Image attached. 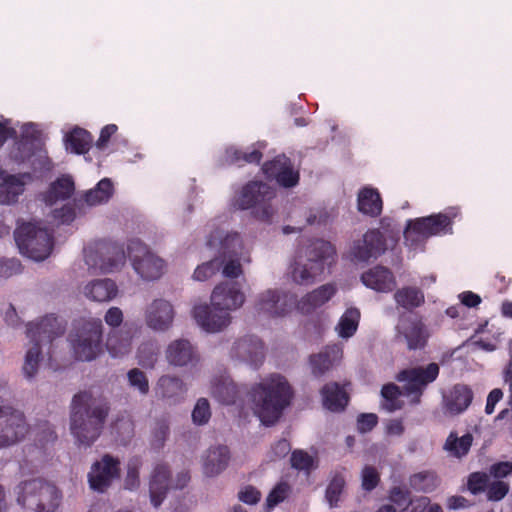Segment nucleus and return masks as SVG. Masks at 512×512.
Instances as JSON below:
<instances>
[{"label":"nucleus","instance_id":"nucleus-22","mask_svg":"<svg viewBox=\"0 0 512 512\" xmlns=\"http://www.w3.org/2000/svg\"><path fill=\"white\" fill-rule=\"evenodd\" d=\"M399 333L407 341L409 350L423 348L427 343L425 326L420 319L412 316H402L398 325Z\"/></svg>","mask_w":512,"mask_h":512},{"label":"nucleus","instance_id":"nucleus-50","mask_svg":"<svg viewBox=\"0 0 512 512\" xmlns=\"http://www.w3.org/2000/svg\"><path fill=\"white\" fill-rule=\"evenodd\" d=\"M137 362L146 369H151L157 362V352L152 343H143L137 350Z\"/></svg>","mask_w":512,"mask_h":512},{"label":"nucleus","instance_id":"nucleus-25","mask_svg":"<svg viewBox=\"0 0 512 512\" xmlns=\"http://www.w3.org/2000/svg\"><path fill=\"white\" fill-rule=\"evenodd\" d=\"M26 179H31V174L28 172L5 176L0 182V204L17 202L18 197L25 190Z\"/></svg>","mask_w":512,"mask_h":512},{"label":"nucleus","instance_id":"nucleus-43","mask_svg":"<svg viewBox=\"0 0 512 512\" xmlns=\"http://www.w3.org/2000/svg\"><path fill=\"white\" fill-rule=\"evenodd\" d=\"M237 394L236 386L232 382L219 381L212 386V395L225 405L234 404Z\"/></svg>","mask_w":512,"mask_h":512},{"label":"nucleus","instance_id":"nucleus-10","mask_svg":"<svg viewBox=\"0 0 512 512\" xmlns=\"http://www.w3.org/2000/svg\"><path fill=\"white\" fill-rule=\"evenodd\" d=\"M275 197V191L268 184L260 181H251L243 186L236 206L241 210L253 209L255 218L269 222L273 216L271 200Z\"/></svg>","mask_w":512,"mask_h":512},{"label":"nucleus","instance_id":"nucleus-44","mask_svg":"<svg viewBox=\"0 0 512 512\" xmlns=\"http://www.w3.org/2000/svg\"><path fill=\"white\" fill-rule=\"evenodd\" d=\"M381 395L384 399L383 407L387 411L394 412L402 408V402L399 399L401 392L394 383L385 384L381 389Z\"/></svg>","mask_w":512,"mask_h":512},{"label":"nucleus","instance_id":"nucleus-15","mask_svg":"<svg viewBox=\"0 0 512 512\" xmlns=\"http://www.w3.org/2000/svg\"><path fill=\"white\" fill-rule=\"evenodd\" d=\"M29 492H39V498H28V509L34 512H54L61 501L60 490L52 483L41 479H32Z\"/></svg>","mask_w":512,"mask_h":512},{"label":"nucleus","instance_id":"nucleus-11","mask_svg":"<svg viewBox=\"0 0 512 512\" xmlns=\"http://www.w3.org/2000/svg\"><path fill=\"white\" fill-rule=\"evenodd\" d=\"M455 216V212L438 213L409 220L404 231V237L407 241H418L420 238L452 233V223Z\"/></svg>","mask_w":512,"mask_h":512},{"label":"nucleus","instance_id":"nucleus-23","mask_svg":"<svg viewBox=\"0 0 512 512\" xmlns=\"http://www.w3.org/2000/svg\"><path fill=\"white\" fill-rule=\"evenodd\" d=\"M362 283L377 292H391L396 286L395 277L387 267L376 265L361 275Z\"/></svg>","mask_w":512,"mask_h":512},{"label":"nucleus","instance_id":"nucleus-17","mask_svg":"<svg viewBox=\"0 0 512 512\" xmlns=\"http://www.w3.org/2000/svg\"><path fill=\"white\" fill-rule=\"evenodd\" d=\"M144 316L150 329L164 332L172 326L175 312L169 301L155 299L146 307Z\"/></svg>","mask_w":512,"mask_h":512},{"label":"nucleus","instance_id":"nucleus-14","mask_svg":"<svg viewBox=\"0 0 512 512\" xmlns=\"http://www.w3.org/2000/svg\"><path fill=\"white\" fill-rule=\"evenodd\" d=\"M28 425L22 412L11 407H0V448L11 446L22 440Z\"/></svg>","mask_w":512,"mask_h":512},{"label":"nucleus","instance_id":"nucleus-3","mask_svg":"<svg viewBox=\"0 0 512 512\" xmlns=\"http://www.w3.org/2000/svg\"><path fill=\"white\" fill-rule=\"evenodd\" d=\"M245 302V294L236 282H221L212 291L211 306L196 305L193 317L207 332H218L231 322L230 311L239 309Z\"/></svg>","mask_w":512,"mask_h":512},{"label":"nucleus","instance_id":"nucleus-58","mask_svg":"<svg viewBox=\"0 0 512 512\" xmlns=\"http://www.w3.org/2000/svg\"><path fill=\"white\" fill-rule=\"evenodd\" d=\"M276 182L286 188L294 187L299 182V173L293 169L292 163L284 167L283 171L275 179Z\"/></svg>","mask_w":512,"mask_h":512},{"label":"nucleus","instance_id":"nucleus-49","mask_svg":"<svg viewBox=\"0 0 512 512\" xmlns=\"http://www.w3.org/2000/svg\"><path fill=\"white\" fill-rule=\"evenodd\" d=\"M291 163V160L285 155H278L274 159L266 161L262 166V171L266 178L275 180L284 167Z\"/></svg>","mask_w":512,"mask_h":512},{"label":"nucleus","instance_id":"nucleus-63","mask_svg":"<svg viewBox=\"0 0 512 512\" xmlns=\"http://www.w3.org/2000/svg\"><path fill=\"white\" fill-rule=\"evenodd\" d=\"M238 497L240 501L249 505H254L259 502L261 493L255 487L247 485L239 492Z\"/></svg>","mask_w":512,"mask_h":512},{"label":"nucleus","instance_id":"nucleus-2","mask_svg":"<svg viewBox=\"0 0 512 512\" xmlns=\"http://www.w3.org/2000/svg\"><path fill=\"white\" fill-rule=\"evenodd\" d=\"M110 412L105 399H97L87 391L74 395L71 402L70 429L79 445L91 446L101 435Z\"/></svg>","mask_w":512,"mask_h":512},{"label":"nucleus","instance_id":"nucleus-1","mask_svg":"<svg viewBox=\"0 0 512 512\" xmlns=\"http://www.w3.org/2000/svg\"><path fill=\"white\" fill-rule=\"evenodd\" d=\"M127 256L135 272L144 280H156L164 273V260L139 239L128 242L127 255L122 245L106 239L97 241L93 248L85 250L86 263L102 273L118 271L125 264Z\"/></svg>","mask_w":512,"mask_h":512},{"label":"nucleus","instance_id":"nucleus-34","mask_svg":"<svg viewBox=\"0 0 512 512\" xmlns=\"http://www.w3.org/2000/svg\"><path fill=\"white\" fill-rule=\"evenodd\" d=\"M75 191V184L71 176L62 175L58 177L49 186L48 191L44 196L47 204L52 205L59 200H66L70 198Z\"/></svg>","mask_w":512,"mask_h":512},{"label":"nucleus","instance_id":"nucleus-39","mask_svg":"<svg viewBox=\"0 0 512 512\" xmlns=\"http://www.w3.org/2000/svg\"><path fill=\"white\" fill-rule=\"evenodd\" d=\"M185 392V385L183 381L170 375L161 376L156 384V393L162 398H177Z\"/></svg>","mask_w":512,"mask_h":512},{"label":"nucleus","instance_id":"nucleus-53","mask_svg":"<svg viewBox=\"0 0 512 512\" xmlns=\"http://www.w3.org/2000/svg\"><path fill=\"white\" fill-rule=\"evenodd\" d=\"M380 483V474L373 466L366 465L361 472V486L364 491L371 492Z\"/></svg>","mask_w":512,"mask_h":512},{"label":"nucleus","instance_id":"nucleus-54","mask_svg":"<svg viewBox=\"0 0 512 512\" xmlns=\"http://www.w3.org/2000/svg\"><path fill=\"white\" fill-rule=\"evenodd\" d=\"M290 492V486L287 482H279L268 494L266 505L269 509L283 502Z\"/></svg>","mask_w":512,"mask_h":512},{"label":"nucleus","instance_id":"nucleus-55","mask_svg":"<svg viewBox=\"0 0 512 512\" xmlns=\"http://www.w3.org/2000/svg\"><path fill=\"white\" fill-rule=\"evenodd\" d=\"M291 466L299 471L309 472L313 468L314 460L303 450H294L290 458Z\"/></svg>","mask_w":512,"mask_h":512},{"label":"nucleus","instance_id":"nucleus-21","mask_svg":"<svg viewBox=\"0 0 512 512\" xmlns=\"http://www.w3.org/2000/svg\"><path fill=\"white\" fill-rule=\"evenodd\" d=\"M171 482V471L167 464H157L150 477L149 493L151 503L154 507H159L166 498Z\"/></svg>","mask_w":512,"mask_h":512},{"label":"nucleus","instance_id":"nucleus-52","mask_svg":"<svg viewBox=\"0 0 512 512\" xmlns=\"http://www.w3.org/2000/svg\"><path fill=\"white\" fill-rule=\"evenodd\" d=\"M220 261H223L221 266L222 275L226 278L234 279L238 278L243 273L242 265L240 263V257L232 256H218Z\"/></svg>","mask_w":512,"mask_h":512},{"label":"nucleus","instance_id":"nucleus-24","mask_svg":"<svg viewBox=\"0 0 512 512\" xmlns=\"http://www.w3.org/2000/svg\"><path fill=\"white\" fill-rule=\"evenodd\" d=\"M167 361L174 366H187L198 361V354L186 339L171 342L166 349Z\"/></svg>","mask_w":512,"mask_h":512},{"label":"nucleus","instance_id":"nucleus-59","mask_svg":"<svg viewBox=\"0 0 512 512\" xmlns=\"http://www.w3.org/2000/svg\"><path fill=\"white\" fill-rule=\"evenodd\" d=\"M509 492V485L504 481H494L488 485L487 498L490 501H500Z\"/></svg>","mask_w":512,"mask_h":512},{"label":"nucleus","instance_id":"nucleus-42","mask_svg":"<svg viewBox=\"0 0 512 512\" xmlns=\"http://www.w3.org/2000/svg\"><path fill=\"white\" fill-rule=\"evenodd\" d=\"M360 320V311L357 308H348L337 324L336 330L341 338H350L357 331Z\"/></svg>","mask_w":512,"mask_h":512},{"label":"nucleus","instance_id":"nucleus-48","mask_svg":"<svg viewBox=\"0 0 512 512\" xmlns=\"http://www.w3.org/2000/svg\"><path fill=\"white\" fill-rule=\"evenodd\" d=\"M127 381L128 385L137 390L140 395L145 396L149 393V380L142 370L138 368L130 369L127 372Z\"/></svg>","mask_w":512,"mask_h":512},{"label":"nucleus","instance_id":"nucleus-6","mask_svg":"<svg viewBox=\"0 0 512 512\" xmlns=\"http://www.w3.org/2000/svg\"><path fill=\"white\" fill-rule=\"evenodd\" d=\"M103 324L99 318L75 320L69 340L74 356L80 361H92L102 350Z\"/></svg>","mask_w":512,"mask_h":512},{"label":"nucleus","instance_id":"nucleus-29","mask_svg":"<svg viewBox=\"0 0 512 512\" xmlns=\"http://www.w3.org/2000/svg\"><path fill=\"white\" fill-rule=\"evenodd\" d=\"M473 400L471 388L465 384H456L445 398L446 410L452 415L464 412Z\"/></svg>","mask_w":512,"mask_h":512},{"label":"nucleus","instance_id":"nucleus-51","mask_svg":"<svg viewBox=\"0 0 512 512\" xmlns=\"http://www.w3.org/2000/svg\"><path fill=\"white\" fill-rule=\"evenodd\" d=\"M489 476L485 472H472L467 479V489L473 495H478L487 490Z\"/></svg>","mask_w":512,"mask_h":512},{"label":"nucleus","instance_id":"nucleus-20","mask_svg":"<svg viewBox=\"0 0 512 512\" xmlns=\"http://www.w3.org/2000/svg\"><path fill=\"white\" fill-rule=\"evenodd\" d=\"M231 354L257 367L264 360V345L256 336H245L234 343Z\"/></svg>","mask_w":512,"mask_h":512},{"label":"nucleus","instance_id":"nucleus-4","mask_svg":"<svg viewBox=\"0 0 512 512\" xmlns=\"http://www.w3.org/2000/svg\"><path fill=\"white\" fill-rule=\"evenodd\" d=\"M293 390L285 377L272 374L255 384L249 398L253 404L255 414L260 421L270 426L275 424L290 405Z\"/></svg>","mask_w":512,"mask_h":512},{"label":"nucleus","instance_id":"nucleus-27","mask_svg":"<svg viewBox=\"0 0 512 512\" xmlns=\"http://www.w3.org/2000/svg\"><path fill=\"white\" fill-rule=\"evenodd\" d=\"M230 461V451L225 445L211 447L203 461V472L208 477H213L226 469Z\"/></svg>","mask_w":512,"mask_h":512},{"label":"nucleus","instance_id":"nucleus-41","mask_svg":"<svg viewBox=\"0 0 512 512\" xmlns=\"http://www.w3.org/2000/svg\"><path fill=\"white\" fill-rule=\"evenodd\" d=\"M113 193V184L110 179L104 178L98 182L94 189L87 191L84 200L89 206H96L107 202Z\"/></svg>","mask_w":512,"mask_h":512},{"label":"nucleus","instance_id":"nucleus-8","mask_svg":"<svg viewBox=\"0 0 512 512\" xmlns=\"http://www.w3.org/2000/svg\"><path fill=\"white\" fill-rule=\"evenodd\" d=\"M41 133L33 123L23 125L21 137L15 142L11 159L18 163H29L33 171L49 170L51 161L47 152L40 146Z\"/></svg>","mask_w":512,"mask_h":512},{"label":"nucleus","instance_id":"nucleus-45","mask_svg":"<svg viewBox=\"0 0 512 512\" xmlns=\"http://www.w3.org/2000/svg\"><path fill=\"white\" fill-rule=\"evenodd\" d=\"M345 484V478L340 473H336L330 480L326 488L325 498L331 507L338 505L341 494L345 488Z\"/></svg>","mask_w":512,"mask_h":512},{"label":"nucleus","instance_id":"nucleus-5","mask_svg":"<svg viewBox=\"0 0 512 512\" xmlns=\"http://www.w3.org/2000/svg\"><path fill=\"white\" fill-rule=\"evenodd\" d=\"M64 332L65 326L54 315H47L40 322H31L27 325L26 335L33 343L26 352L22 367L23 374L27 379L34 378L38 372L42 344L51 343L55 338L62 336Z\"/></svg>","mask_w":512,"mask_h":512},{"label":"nucleus","instance_id":"nucleus-28","mask_svg":"<svg viewBox=\"0 0 512 512\" xmlns=\"http://www.w3.org/2000/svg\"><path fill=\"white\" fill-rule=\"evenodd\" d=\"M323 406L332 411L340 412L345 409L349 402V395L337 382L325 384L321 389Z\"/></svg>","mask_w":512,"mask_h":512},{"label":"nucleus","instance_id":"nucleus-12","mask_svg":"<svg viewBox=\"0 0 512 512\" xmlns=\"http://www.w3.org/2000/svg\"><path fill=\"white\" fill-rule=\"evenodd\" d=\"M120 465V460L110 454H104L95 461L87 474L90 489L98 493H105L113 482L120 478Z\"/></svg>","mask_w":512,"mask_h":512},{"label":"nucleus","instance_id":"nucleus-60","mask_svg":"<svg viewBox=\"0 0 512 512\" xmlns=\"http://www.w3.org/2000/svg\"><path fill=\"white\" fill-rule=\"evenodd\" d=\"M22 272V264L15 258L0 259V277L9 278Z\"/></svg>","mask_w":512,"mask_h":512},{"label":"nucleus","instance_id":"nucleus-35","mask_svg":"<svg viewBox=\"0 0 512 512\" xmlns=\"http://www.w3.org/2000/svg\"><path fill=\"white\" fill-rule=\"evenodd\" d=\"M338 354L339 349L327 347L323 351L311 355L309 364L313 376L320 378L330 371L338 358Z\"/></svg>","mask_w":512,"mask_h":512},{"label":"nucleus","instance_id":"nucleus-36","mask_svg":"<svg viewBox=\"0 0 512 512\" xmlns=\"http://www.w3.org/2000/svg\"><path fill=\"white\" fill-rule=\"evenodd\" d=\"M92 142L91 133L79 127L72 129L65 137L66 149L78 155L86 154L90 150Z\"/></svg>","mask_w":512,"mask_h":512},{"label":"nucleus","instance_id":"nucleus-26","mask_svg":"<svg viewBox=\"0 0 512 512\" xmlns=\"http://www.w3.org/2000/svg\"><path fill=\"white\" fill-rule=\"evenodd\" d=\"M335 293L336 287L333 284H324L302 297L297 304V309L302 314H310L328 302Z\"/></svg>","mask_w":512,"mask_h":512},{"label":"nucleus","instance_id":"nucleus-47","mask_svg":"<svg viewBox=\"0 0 512 512\" xmlns=\"http://www.w3.org/2000/svg\"><path fill=\"white\" fill-rule=\"evenodd\" d=\"M222 264L223 261H220V257L216 256L210 261L198 265L194 271L193 278L197 281H206L221 270Z\"/></svg>","mask_w":512,"mask_h":512},{"label":"nucleus","instance_id":"nucleus-16","mask_svg":"<svg viewBox=\"0 0 512 512\" xmlns=\"http://www.w3.org/2000/svg\"><path fill=\"white\" fill-rule=\"evenodd\" d=\"M387 250V241L380 229L367 230L362 240H357L351 248L352 256L360 262L377 259Z\"/></svg>","mask_w":512,"mask_h":512},{"label":"nucleus","instance_id":"nucleus-62","mask_svg":"<svg viewBox=\"0 0 512 512\" xmlns=\"http://www.w3.org/2000/svg\"><path fill=\"white\" fill-rule=\"evenodd\" d=\"M123 312L119 307H111L104 315V320L108 326L114 329H120L123 322Z\"/></svg>","mask_w":512,"mask_h":512},{"label":"nucleus","instance_id":"nucleus-19","mask_svg":"<svg viewBox=\"0 0 512 512\" xmlns=\"http://www.w3.org/2000/svg\"><path fill=\"white\" fill-rule=\"evenodd\" d=\"M206 245L209 248H218L220 256L241 257L243 248L242 239L239 233H225L224 230L216 228L210 231Z\"/></svg>","mask_w":512,"mask_h":512},{"label":"nucleus","instance_id":"nucleus-56","mask_svg":"<svg viewBox=\"0 0 512 512\" xmlns=\"http://www.w3.org/2000/svg\"><path fill=\"white\" fill-rule=\"evenodd\" d=\"M211 417L209 402L206 398L198 399L193 411L192 420L197 425L206 424Z\"/></svg>","mask_w":512,"mask_h":512},{"label":"nucleus","instance_id":"nucleus-61","mask_svg":"<svg viewBox=\"0 0 512 512\" xmlns=\"http://www.w3.org/2000/svg\"><path fill=\"white\" fill-rule=\"evenodd\" d=\"M291 451L290 442L287 439H279L272 446L269 452V459L271 461H277L286 457Z\"/></svg>","mask_w":512,"mask_h":512},{"label":"nucleus","instance_id":"nucleus-64","mask_svg":"<svg viewBox=\"0 0 512 512\" xmlns=\"http://www.w3.org/2000/svg\"><path fill=\"white\" fill-rule=\"evenodd\" d=\"M430 498L427 496H419L409 500V505L400 512H424L430 504Z\"/></svg>","mask_w":512,"mask_h":512},{"label":"nucleus","instance_id":"nucleus-46","mask_svg":"<svg viewBox=\"0 0 512 512\" xmlns=\"http://www.w3.org/2000/svg\"><path fill=\"white\" fill-rule=\"evenodd\" d=\"M142 466L140 457H132L127 463V473L124 479V488L127 490H136L140 486L139 471Z\"/></svg>","mask_w":512,"mask_h":512},{"label":"nucleus","instance_id":"nucleus-37","mask_svg":"<svg viewBox=\"0 0 512 512\" xmlns=\"http://www.w3.org/2000/svg\"><path fill=\"white\" fill-rule=\"evenodd\" d=\"M395 302L405 310L412 311L425 302L422 290L415 286H406L398 289L394 294Z\"/></svg>","mask_w":512,"mask_h":512},{"label":"nucleus","instance_id":"nucleus-9","mask_svg":"<svg viewBox=\"0 0 512 512\" xmlns=\"http://www.w3.org/2000/svg\"><path fill=\"white\" fill-rule=\"evenodd\" d=\"M14 238L20 252L36 261L46 259L54 245L52 233L31 222L18 226L14 231Z\"/></svg>","mask_w":512,"mask_h":512},{"label":"nucleus","instance_id":"nucleus-30","mask_svg":"<svg viewBox=\"0 0 512 512\" xmlns=\"http://www.w3.org/2000/svg\"><path fill=\"white\" fill-rule=\"evenodd\" d=\"M132 338V331L127 324H125L120 329L110 331L106 347L113 357L125 355L131 349Z\"/></svg>","mask_w":512,"mask_h":512},{"label":"nucleus","instance_id":"nucleus-40","mask_svg":"<svg viewBox=\"0 0 512 512\" xmlns=\"http://www.w3.org/2000/svg\"><path fill=\"white\" fill-rule=\"evenodd\" d=\"M472 443V434L466 433L458 437L455 432H451L445 441L444 449L452 456L462 458L469 453Z\"/></svg>","mask_w":512,"mask_h":512},{"label":"nucleus","instance_id":"nucleus-31","mask_svg":"<svg viewBox=\"0 0 512 512\" xmlns=\"http://www.w3.org/2000/svg\"><path fill=\"white\" fill-rule=\"evenodd\" d=\"M117 292V285L111 279L93 280L84 288L85 296L96 302L110 301L117 295Z\"/></svg>","mask_w":512,"mask_h":512},{"label":"nucleus","instance_id":"nucleus-33","mask_svg":"<svg viewBox=\"0 0 512 512\" xmlns=\"http://www.w3.org/2000/svg\"><path fill=\"white\" fill-rule=\"evenodd\" d=\"M358 210L368 216L377 217L382 213L383 202L377 189L365 187L357 198Z\"/></svg>","mask_w":512,"mask_h":512},{"label":"nucleus","instance_id":"nucleus-57","mask_svg":"<svg viewBox=\"0 0 512 512\" xmlns=\"http://www.w3.org/2000/svg\"><path fill=\"white\" fill-rule=\"evenodd\" d=\"M32 484V479L21 481L14 489L16 500L19 505L28 509V498H39V492H29L28 486Z\"/></svg>","mask_w":512,"mask_h":512},{"label":"nucleus","instance_id":"nucleus-18","mask_svg":"<svg viewBox=\"0 0 512 512\" xmlns=\"http://www.w3.org/2000/svg\"><path fill=\"white\" fill-rule=\"evenodd\" d=\"M254 308L257 313L269 317H281L290 311L287 296L277 289H267L258 294Z\"/></svg>","mask_w":512,"mask_h":512},{"label":"nucleus","instance_id":"nucleus-32","mask_svg":"<svg viewBox=\"0 0 512 512\" xmlns=\"http://www.w3.org/2000/svg\"><path fill=\"white\" fill-rule=\"evenodd\" d=\"M224 157L227 164L242 167L245 164H259L262 160L263 153L260 148H257L255 145L248 147L246 150L228 147L225 150Z\"/></svg>","mask_w":512,"mask_h":512},{"label":"nucleus","instance_id":"nucleus-7","mask_svg":"<svg viewBox=\"0 0 512 512\" xmlns=\"http://www.w3.org/2000/svg\"><path fill=\"white\" fill-rule=\"evenodd\" d=\"M336 250L325 240L316 239L306 248V262L296 261L291 271L292 279L299 285H309L323 274L325 265L330 264Z\"/></svg>","mask_w":512,"mask_h":512},{"label":"nucleus","instance_id":"nucleus-13","mask_svg":"<svg viewBox=\"0 0 512 512\" xmlns=\"http://www.w3.org/2000/svg\"><path fill=\"white\" fill-rule=\"evenodd\" d=\"M439 372V365L432 362L427 366L404 369L398 373L396 379L400 382H406L407 395L415 396L418 403L426 387L437 379Z\"/></svg>","mask_w":512,"mask_h":512},{"label":"nucleus","instance_id":"nucleus-38","mask_svg":"<svg viewBox=\"0 0 512 512\" xmlns=\"http://www.w3.org/2000/svg\"><path fill=\"white\" fill-rule=\"evenodd\" d=\"M440 485V479L436 472L424 470L412 474L409 477V486L416 492L431 493Z\"/></svg>","mask_w":512,"mask_h":512}]
</instances>
